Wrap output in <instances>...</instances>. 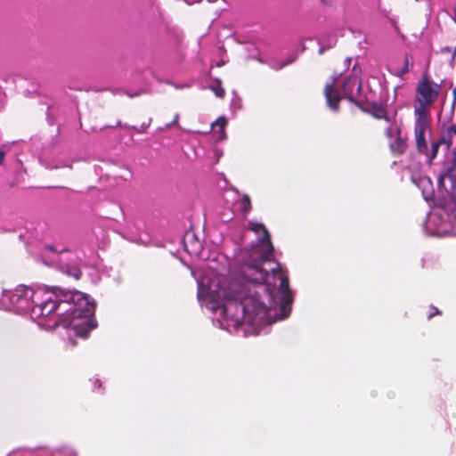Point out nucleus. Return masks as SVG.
Masks as SVG:
<instances>
[{"label":"nucleus","instance_id":"obj_1","mask_svg":"<svg viewBox=\"0 0 456 456\" xmlns=\"http://www.w3.org/2000/svg\"><path fill=\"white\" fill-rule=\"evenodd\" d=\"M249 227L256 234L257 242L238 256L240 277L229 285L224 316L236 324H260L269 317L277 305V295L281 294V318H287L293 301L289 277L273 259L274 248L265 224L250 222Z\"/></svg>","mask_w":456,"mask_h":456},{"label":"nucleus","instance_id":"obj_2","mask_svg":"<svg viewBox=\"0 0 456 456\" xmlns=\"http://www.w3.org/2000/svg\"><path fill=\"white\" fill-rule=\"evenodd\" d=\"M52 297L39 300L40 293L31 288L20 287L15 289L12 300L18 307L25 311L30 310L37 317H50L54 326L69 328L71 321L69 316H81L92 314L94 311V302L90 301L88 296L78 290L64 289L53 287Z\"/></svg>","mask_w":456,"mask_h":456},{"label":"nucleus","instance_id":"obj_3","mask_svg":"<svg viewBox=\"0 0 456 456\" xmlns=\"http://www.w3.org/2000/svg\"><path fill=\"white\" fill-rule=\"evenodd\" d=\"M336 80L332 79L330 83H327L324 87V96L328 106L333 111L339 110V102L342 98L347 99L355 106L362 105V81L355 73L347 76L340 86V92L335 86Z\"/></svg>","mask_w":456,"mask_h":456},{"label":"nucleus","instance_id":"obj_4","mask_svg":"<svg viewBox=\"0 0 456 456\" xmlns=\"http://www.w3.org/2000/svg\"><path fill=\"white\" fill-rule=\"evenodd\" d=\"M440 86L430 81L428 75H424L417 86V101L419 107L416 109V114L419 117L421 110L427 115V108L431 106L438 97Z\"/></svg>","mask_w":456,"mask_h":456},{"label":"nucleus","instance_id":"obj_5","mask_svg":"<svg viewBox=\"0 0 456 456\" xmlns=\"http://www.w3.org/2000/svg\"><path fill=\"white\" fill-rule=\"evenodd\" d=\"M94 312L89 315L69 316L75 336L82 338L89 336L90 331L96 327V322L93 319Z\"/></svg>","mask_w":456,"mask_h":456},{"label":"nucleus","instance_id":"obj_6","mask_svg":"<svg viewBox=\"0 0 456 456\" xmlns=\"http://www.w3.org/2000/svg\"><path fill=\"white\" fill-rule=\"evenodd\" d=\"M428 126V115H425L424 111L421 110L419 117H417L415 122L414 134L417 150L419 153L424 155H428V147L425 139V132Z\"/></svg>","mask_w":456,"mask_h":456},{"label":"nucleus","instance_id":"obj_7","mask_svg":"<svg viewBox=\"0 0 456 456\" xmlns=\"http://www.w3.org/2000/svg\"><path fill=\"white\" fill-rule=\"evenodd\" d=\"M357 107L363 112L370 114L372 117H374L377 119H385L388 122L390 121L389 118L387 117L386 108L383 107L381 104H379L377 102H372L370 104L369 107H365V102L363 99L362 101V105L357 106Z\"/></svg>","mask_w":456,"mask_h":456},{"label":"nucleus","instance_id":"obj_8","mask_svg":"<svg viewBox=\"0 0 456 456\" xmlns=\"http://www.w3.org/2000/svg\"><path fill=\"white\" fill-rule=\"evenodd\" d=\"M408 147L407 138L401 135V131L397 130V136L394 142L390 143V149L395 154H403Z\"/></svg>","mask_w":456,"mask_h":456},{"label":"nucleus","instance_id":"obj_9","mask_svg":"<svg viewBox=\"0 0 456 456\" xmlns=\"http://www.w3.org/2000/svg\"><path fill=\"white\" fill-rule=\"evenodd\" d=\"M61 271L63 273H65L67 276L72 277L74 280L77 281L80 279L82 275L81 270L75 265L69 266H63L61 268Z\"/></svg>","mask_w":456,"mask_h":456},{"label":"nucleus","instance_id":"obj_10","mask_svg":"<svg viewBox=\"0 0 456 456\" xmlns=\"http://www.w3.org/2000/svg\"><path fill=\"white\" fill-rule=\"evenodd\" d=\"M227 126V119L224 117L218 118L213 124L212 127H218L220 133V139L223 140L225 137V126Z\"/></svg>","mask_w":456,"mask_h":456},{"label":"nucleus","instance_id":"obj_11","mask_svg":"<svg viewBox=\"0 0 456 456\" xmlns=\"http://www.w3.org/2000/svg\"><path fill=\"white\" fill-rule=\"evenodd\" d=\"M251 209V200L248 194H244L241 200H240V210L247 214Z\"/></svg>","mask_w":456,"mask_h":456},{"label":"nucleus","instance_id":"obj_12","mask_svg":"<svg viewBox=\"0 0 456 456\" xmlns=\"http://www.w3.org/2000/svg\"><path fill=\"white\" fill-rule=\"evenodd\" d=\"M452 135L453 134H449L448 129L446 130V134H444L438 142L441 144H445L446 148L449 149L452 145Z\"/></svg>","mask_w":456,"mask_h":456},{"label":"nucleus","instance_id":"obj_13","mask_svg":"<svg viewBox=\"0 0 456 456\" xmlns=\"http://www.w3.org/2000/svg\"><path fill=\"white\" fill-rule=\"evenodd\" d=\"M440 145L442 144L438 141L432 143L431 150L428 149V155H426L427 157L429 158V161L433 160L436 158Z\"/></svg>","mask_w":456,"mask_h":456},{"label":"nucleus","instance_id":"obj_14","mask_svg":"<svg viewBox=\"0 0 456 456\" xmlns=\"http://www.w3.org/2000/svg\"><path fill=\"white\" fill-rule=\"evenodd\" d=\"M411 65L410 61V56L408 54H405V61L403 68L398 72V77H403L406 73L410 71V66Z\"/></svg>","mask_w":456,"mask_h":456},{"label":"nucleus","instance_id":"obj_15","mask_svg":"<svg viewBox=\"0 0 456 456\" xmlns=\"http://www.w3.org/2000/svg\"><path fill=\"white\" fill-rule=\"evenodd\" d=\"M151 118H149L147 120L143 121L140 126H134L133 129H134L137 133H144L147 128L151 126Z\"/></svg>","mask_w":456,"mask_h":456},{"label":"nucleus","instance_id":"obj_16","mask_svg":"<svg viewBox=\"0 0 456 456\" xmlns=\"http://www.w3.org/2000/svg\"><path fill=\"white\" fill-rule=\"evenodd\" d=\"M211 90L219 98H223L224 96V94H225L224 89L219 84L218 85H215V86H211Z\"/></svg>","mask_w":456,"mask_h":456},{"label":"nucleus","instance_id":"obj_17","mask_svg":"<svg viewBox=\"0 0 456 456\" xmlns=\"http://www.w3.org/2000/svg\"><path fill=\"white\" fill-rule=\"evenodd\" d=\"M184 248H185V249H186L189 253H191V252H190V250H189V249H188V248H187V242H186V240H184ZM200 248V245L199 241H196V242H195V248L192 249V250L194 251L193 253H197V250H198Z\"/></svg>","mask_w":456,"mask_h":456},{"label":"nucleus","instance_id":"obj_18","mask_svg":"<svg viewBox=\"0 0 456 456\" xmlns=\"http://www.w3.org/2000/svg\"><path fill=\"white\" fill-rule=\"evenodd\" d=\"M4 156H5V152L4 151L0 150V165L3 164V162L4 160Z\"/></svg>","mask_w":456,"mask_h":456},{"label":"nucleus","instance_id":"obj_19","mask_svg":"<svg viewBox=\"0 0 456 456\" xmlns=\"http://www.w3.org/2000/svg\"><path fill=\"white\" fill-rule=\"evenodd\" d=\"M444 175H439V178H438V183H442L444 182Z\"/></svg>","mask_w":456,"mask_h":456},{"label":"nucleus","instance_id":"obj_20","mask_svg":"<svg viewBox=\"0 0 456 456\" xmlns=\"http://www.w3.org/2000/svg\"><path fill=\"white\" fill-rule=\"evenodd\" d=\"M325 51V48L323 46H321L320 49H319V53L320 54H322Z\"/></svg>","mask_w":456,"mask_h":456},{"label":"nucleus","instance_id":"obj_21","mask_svg":"<svg viewBox=\"0 0 456 456\" xmlns=\"http://www.w3.org/2000/svg\"><path fill=\"white\" fill-rule=\"evenodd\" d=\"M321 2L324 4H328L331 2V0H321Z\"/></svg>","mask_w":456,"mask_h":456},{"label":"nucleus","instance_id":"obj_22","mask_svg":"<svg viewBox=\"0 0 456 456\" xmlns=\"http://www.w3.org/2000/svg\"><path fill=\"white\" fill-rule=\"evenodd\" d=\"M178 118H179V115H178V114H176V115H175V119H174V123H176V122H177Z\"/></svg>","mask_w":456,"mask_h":456},{"label":"nucleus","instance_id":"obj_23","mask_svg":"<svg viewBox=\"0 0 456 456\" xmlns=\"http://www.w3.org/2000/svg\"><path fill=\"white\" fill-rule=\"evenodd\" d=\"M390 133H391V129H390V128H388V129H387V134H388V135H389V136H390Z\"/></svg>","mask_w":456,"mask_h":456},{"label":"nucleus","instance_id":"obj_24","mask_svg":"<svg viewBox=\"0 0 456 456\" xmlns=\"http://www.w3.org/2000/svg\"><path fill=\"white\" fill-rule=\"evenodd\" d=\"M433 316H434V314H429V315L428 316V319H431Z\"/></svg>","mask_w":456,"mask_h":456},{"label":"nucleus","instance_id":"obj_25","mask_svg":"<svg viewBox=\"0 0 456 456\" xmlns=\"http://www.w3.org/2000/svg\"><path fill=\"white\" fill-rule=\"evenodd\" d=\"M436 314H440V312L436 309Z\"/></svg>","mask_w":456,"mask_h":456},{"label":"nucleus","instance_id":"obj_26","mask_svg":"<svg viewBox=\"0 0 456 456\" xmlns=\"http://www.w3.org/2000/svg\"><path fill=\"white\" fill-rule=\"evenodd\" d=\"M455 54H456V45H455L453 55H455Z\"/></svg>","mask_w":456,"mask_h":456},{"label":"nucleus","instance_id":"obj_27","mask_svg":"<svg viewBox=\"0 0 456 456\" xmlns=\"http://www.w3.org/2000/svg\"><path fill=\"white\" fill-rule=\"evenodd\" d=\"M454 12H455V21H456V8H455V10H454Z\"/></svg>","mask_w":456,"mask_h":456},{"label":"nucleus","instance_id":"obj_28","mask_svg":"<svg viewBox=\"0 0 456 456\" xmlns=\"http://www.w3.org/2000/svg\"><path fill=\"white\" fill-rule=\"evenodd\" d=\"M454 156H455V158H456V151H455V153H454Z\"/></svg>","mask_w":456,"mask_h":456}]
</instances>
